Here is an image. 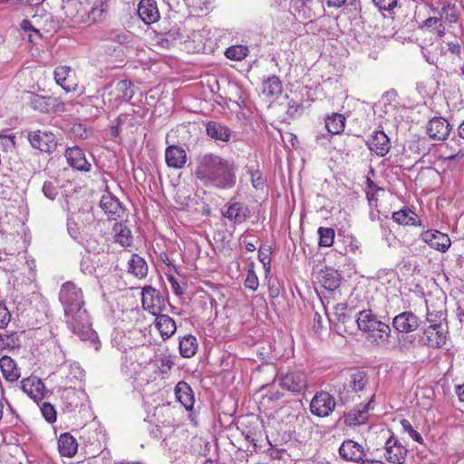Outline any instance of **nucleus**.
Listing matches in <instances>:
<instances>
[{"label": "nucleus", "instance_id": "f257e3e1", "mask_svg": "<svg viewBox=\"0 0 464 464\" xmlns=\"http://www.w3.org/2000/svg\"><path fill=\"white\" fill-rule=\"evenodd\" d=\"M59 301L63 306L65 322L70 330L82 340L90 338L93 332L90 316L84 306V296L81 287L68 281L62 285Z\"/></svg>", "mask_w": 464, "mask_h": 464}, {"label": "nucleus", "instance_id": "f03ea898", "mask_svg": "<svg viewBox=\"0 0 464 464\" xmlns=\"http://www.w3.org/2000/svg\"><path fill=\"white\" fill-rule=\"evenodd\" d=\"M195 176L206 186L227 189L236 184L233 163L214 153H203L197 159Z\"/></svg>", "mask_w": 464, "mask_h": 464}, {"label": "nucleus", "instance_id": "7ed1b4c3", "mask_svg": "<svg viewBox=\"0 0 464 464\" xmlns=\"http://www.w3.org/2000/svg\"><path fill=\"white\" fill-rule=\"evenodd\" d=\"M355 323L361 331L368 334L366 339L372 343L382 346L388 343L392 333L390 326L378 320L371 310L359 312Z\"/></svg>", "mask_w": 464, "mask_h": 464}, {"label": "nucleus", "instance_id": "20e7f679", "mask_svg": "<svg viewBox=\"0 0 464 464\" xmlns=\"http://www.w3.org/2000/svg\"><path fill=\"white\" fill-rule=\"evenodd\" d=\"M141 304L144 310L156 316L166 310L167 299L156 288L146 285L142 288Z\"/></svg>", "mask_w": 464, "mask_h": 464}, {"label": "nucleus", "instance_id": "39448f33", "mask_svg": "<svg viewBox=\"0 0 464 464\" xmlns=\"http://www.w3.org/2000/svg\"><path fill=\"white\" fill-rule=\"evenodd\" d=\"M28 103L34 111L41 113L63 112L65 111L64 102L53 96L32 93L29 96Z\"/></svg>", "mask_w": 464, "mask_h": 464}, {"label": "nucleus", "instance_id": "423d86ee", "mask_svg": "<svg viewBox=\"0 0 464 464\" xmlns=\"http://www.w3.org/2000/svg\"><path fill=\"white\" fill-rule=\"evenodd\" d=\"M369 382V379L367 374L364 372L355 371L351 373L349 380V387L352 388V391L343 387L339 390V402L341 404H346L351 400H353V392H362L365 389Z\"/></svg>", "mask_w": 464, "mask_h": 464}, {"label": "nucleus", "instance_id": "0eeeda50", "mask_svg": "<svg viewBox=\"0 0 464 464\" xmlns=\"http://www.w3.org/2000/svg\"><path fill=\"white\" fill-rule=\"evenodd\" d=\"M27 139L33 148L42 152L52 153L57 147V140L53 133L46 130L28 132Z\"/></svg>", "mask_w": 464, "mask_h": 464}, {"label": "nucleus", "instance_id": "6e6552de", "mask_svg": "<svg viewBox=\"0 0 464 464\" xmlns=\"http://www.w3.org/2000/svg\"><path fill=\"white\" fill-rule=\"evenodd\" d=\"M335 406V399L329 392L321 391L312 399L310 410L314 415L326 417L334 411Z\"/></svg>", "mask_w": 464, "mask_h": 464}, {"label": "nucleus", "instance_id": "1a4fd4ad", "mask_svg": "<svg viewBox=\"0 0 464 464\" xmlns=\"http://www.w3.org/2000/svg\"><path fill=\"white\" fill-rule=\"evenodd\" d=\"M279 385L292 393L303 392L307 387V378L304 372L301 370L288 372L279 379Z\"/></svg>", "mask_w": 464, "mask_h": 464}, {"label": "nucleus", "instance_id": "9d476101", "mask_svg": "<svg viewBox=\"0 0 464 464\" xmlns=\"http://www.w3.org/2000/svg\"><path fill=\"white\" fill-rule=\"evenodd\" d=\"M408 453L407 448L393 435H390L385 441L383 456L385 459L393 464H403Z\"/></svg>", "mask_w": 464, "mask_h": 464}, {"label": "nucleus", "instance_id": "9b49d317", "mask_svg": "<svg viewBox=\"0 0 464 464\" xmlns=\"http://www.w3.org/2000/svg\"><path fill=\"white\" fill-rule=\"evenodd\" d=\"M420 342L432 348L442 347L446 343V332L441 324H430L420 337Z\"/></svg>", "mask_w": 464, "mask_h": 464}, {"label": "nucleus", "instance_id": "f8f14e48", "mask_svg": "<svg viewBox=\"0 0 464 464\" xmlns=\"http://www.w3.org/2000/svg\"><path fill=\"white\" fill-rule=\"evenodd\" d=\"M339 455L345 461L356 463H361L366 457L362 445L353 440H346L341 444Z\"/></svg>", "mask_w": 464, "mask_h": 464}, {"label": "nucleus", "instance_id": "ddd939ff", "mask_svg": "<svg viewBox=\"0 0 464 464\" xmlns=\"http://www.w3.org/2000/svg\"><path fill=\"white\" fill-rule=\"evenodd\" d=\"M54 80L65 92H74L78 88V82L74 71L65 65L57 66L53 71Z\"/></svg>", "mask_w": 464, "mask_h": 464}, {"label": "nucleus", "instance_id": "4468645a", "mask_svg": "<svg viewBox=\"0 0 464 464\" xmlns=\"http://www.w3.org/2000/svg\"><path fill=\"white\" fill-rule=\"evenodd\" d=\"M420 238L431 248L445 253L450 246V237L438 230H427L421 233Z\"/></svg>", "mask_w": 464, "mask_h": 464}, {"label": "nucleus", "instance_id": "2eb2a0df", "mask_svg": "<svg viewBox=\"0 0 464 464\" xmlns=\"http://www.w3.org/2000/svg\"><path fill=\"white\" fill-rule=\"evenodd\" d=\"M65 158L68 164L74 169L88 172L92 169V163L87 160L84 151L78 146L67 148Z\"/></svg>", "mask_w": 464, "mask_h": 464}, {"label": "nucleus", "instance_id": "dca6fc26", "mask_svg": "<svg viewBox=\"0 0 464 464\" xmlns=\"http://www.w3.org/2000/svg\"><path fill=\"white\" fill-rule=\"evenodd\" d=\"M226 208L222 213L223 216L235 224H242L250 216V210L245 203L232 199L226 205Z\"/></svg>", "mask_w": 464, "mask_h": 464}, {"label": "nucleus", "instance_id": "f3484780", "mask_svg": "<svg viewBox=\"0 0 464 464\" xmlns=\"http://www.w3.org/2000/svg\"><path fill=\"white\" fill-rule=\"evenodd\" d=\"M100 207L110 219L121 218L125 214V208L117 198L111 195H103L100 201Z\"/></svg>", "mask_w": 464, "mask_h": 464}, {"label": "nucleus", "instance_id": "a211bd4d", "mask_svg": "<svg viewBox=\"0 0 464 464\" xmlns=\"http://www.w3.org/2000/svg\"><path fill=\"white\" fill-rule=\"evenodd\" d=\"M165 161L169 168L180 169L187 163V152L179 145H169L165 150Z\"/></svg>", "mask_w": 464, "mask_h": 464}, {"label": "nucleus", "instance_id": "6ab92c4d", "mask_svg": "<svg viewBox=\"0 0 464 464\" xmlns=\"http://www.w3.org/2000/svg\"><path fill=\"white\" fill-rule=\"evenodd\" d=\"M369 150L374 151L378 156H385L391 149V142L388 136L382 130H375L366 141Z\"/></svg>", "mask_w": 464, "mask_h": 464}, {"label": "nucleus", "instance_id": "aec40b11", "mask_svg": "<svg viewBox=\"0 0 464 464\" xmlns=\"http://www.w3.org/2000/svg\"><path fill=\"white\" fill-rule=\"evenodd\" d=\"M392 325L400 333H411L419 327L420 321L413 313L402 312L393 318Z\"/></svg>", "mask_w": 464, "mask_h": 464}, {"label": "nucleus", "instance_id": "412c9836", "mask_svg": "<svg viewBox=\"0 0 464 464\" xmlns=\"http://www.w3.org/2000/svg\"><path fill=\"white\" fill-rule=\"evenodd\" d=\"M427 133L433 140H444L450 133V124L442 117H434L428 122Z\"/></svg>", "mask_w": 464, "mask_h": 464}, {"label": "nucleus", "instance_id": "4be33fe9", "mask_svg": "<svg viewBox=\"0 0 464 464\" xmlns=\"http://www.w3.org/2000/svg\"><path fill=\"white\" fill-rule=\"evenodd\" d=\"M21 388L30 398L37 401L44 397L45 387L41 379L31 376L22 381Z\"/></svg>", "mask_w": 464, "mask_h": 464}, {"label": "nucleus", "instance_id": "5701e85b", "mask_svg": "<svg viewBox=\"0 0 464 464\" xmlns=\"http://www.w3.org/2000/svg\"><path fill=\"white\" fill-rule=\"evenodd\" d=\"M176 400L188 411L194 408L195 397L191 387L184 381L179 382L175 386Z\"/></svg>", "mask_w": 464, "mask_h": 464}, {"label": "nucleus", "instance_id": "b1692460", "mask_svg": "<svg viewBox=\"0 0 464 464\" xmlns=\"http://www.w3.org/2000/svg\"><path fill=\"white\" fill-rule=\"evenodd\" d=\"M372 408V401L366 404L357 405L344 415V423L347 426H357L366 422L368 420V411Z\"/></svg>", "mask_w": 464, "mask_h": 464}, {"label": "nucleus", "instance_id": "393cba45", "mask_svg": "<svg viewBox=\"0 0 464 464\" xmlns=\"http://www.w3.org/2000/svg\"><path fill=\"white\" fill-rule=\"evenodd\" d=\"M138 14L147 24H153L160 19V12L155 0H140L138 6Z\"/></svg>", "mask_w": 464, "mask_h": 464}, {"label": "nucleus", "instance_id": "a878e982", "mask_svg": "<svg viewBox=\"0 0 464 464\" xmlns=\"http://www.w3.org/2000/svg\"><path fill=\"white\" fill-rule=\"evenodd\" d=\"M341 279L342 277L338 271L331 267H324V269H321L318 274L319 282L324 289L330 292L338 288Z\"/></svg>", "mask_w": 464, "mask_h": 464}, {"label": "nucleus", "instance_id": "bb28decb", "mask_svg": "<svg viewBox=\"0 0 464 464\" xmlns=\"http://www.w3.org/2000/svg\"><path fill=\"white\" fill-rule=\"evenodd\" d=\"M58 450L62 456L72 458L78 450V443L70 433H63L58 439Z\"/></svg>", "mask_w": 464, "mask_h": 464}, {"label": "nucleus", "instance_id": "cd10ccee", "mask_svg": "<svg viewBox=\"0 0 464 464\" xmlns=\"http://www.w3.org/2000/svg\"><path fill=\"white\" fill-rule=\"evenodd\" d=\"M0 370L7 382H14L20 377V370L10 356L5 355L0 359Z\"/></svg>", "mask_w": 464, "mask_h": 464}, {"label": "nucleus", "instance_id": "c85d7f7f", "mask_svg": "<svg viewBox=\"0 0 464 464\" xmlns=\"http://www.w3.org/2000/svg\"><path fill=\"white\" fill-rule=\"evenodd\" d=\"M155 325L164 340L173 335L177 330L175 321L167 314L156 315Z\"/></svg>", "mask_w": 464, "mask_h": 464}, {"label": "nucleus", "instance_id": "c756f323", "mask_svg": "<svg viewBox=\"0 0 464 464\" xmlns=\"http://www.w3.org/2000/svg\"><path fill=\"white\" fill-rule=\"evenodd\" d=\"M392 219L404 226H418L420 225V219L418 215L410 208H404L392 214Z\"/></svg>", "mask_w": 464, "mask_h": 464}, {"label": "nucleus", "instance_id": "7c9ffc66", "mask_svg": "<svg viewBox=\"0 0 464 464\" xmlns=\"http://www.w3.org/2000/svg\"><path fill=\"white\" fill-rule=\"evenodd\" d=\"M325 128L331 134L336 135L343 131L345 127V117L337 112H333L324 119Z\"/></svg>", "mask_w": 464, "mask_h": 464}, {"label": "nucleus", "instance_id": "2f4dec72", "mask_svg": "<svg viewBox=\"0 0 464 464\" xmlns=\"http://www.w3.org/2000/svg\"><path fill=\"white\" fill-rule=\"evenodd\" d=\"M207 134L210 138L221 141H228L231 136V132L228 128L216 121L208 122Z\"/></svg>", "mask_w": 464, "mask_h": 464}, {"label": "nucleus", "instance_id": "473e14b6", "mask_svg": "<svg viewBox=\"0 0 464 464\" xmlns=\"http://www.w3.org/2000/svg\"><path fill=\"white\" fill-rule=\"evenodd\" d=\"M114 92L117 99L123 102H129L135 94V87L131 82L122 80L115 84Z\"/></svg>", "mask_w": 464, "mask_h": 464}, {"label": "nucleus", "instance_id": "72a5a7b5", "mask_svg": "<svg viewBox=\"0 0 464 464\" xmlns=\"http://www.w3.org/2000/svg\"><path fill=\"white\" fill-rule=\"evenodd\" d=\"M128 270L133 274L136 277L141 279L144 278L148 274V266L146 261L138 255H132L129 260Z\"/></svg>", "mask_w": 464, "mask_h": 464}, {"label": "nucleus", "instance_id": "f704fd0d", "mask_svg": "<svg viewBox=\"0 0 464 464\" xmlns=\"http://www.w3.org/2000/svg\"><path fill=\"white\" fill-rule=\"evenodd\" d=\"M283 86L279 77L273 75L263 81L262 92L267 97L277 96L282 92Z\"/></svg>", "mask_w": 464, "mask_h": 464}, {"label": "nucleus", "instance_id": "c9c22d12", "mask_svg": "<svg viewBox=\"0 0 464 464\" xmlns=\"http://www.w3.org/2000/svg\"><path fill=\"white\" fill-rule=\"evenodd\" d=\"M198 350V341L194 335L188 334L179 341V352L185 358H191Z\"/></svg>", "mask_w": 464, "mask_h": 464}, {"label": "nucleus", "instance_id": "e433bc0d", "mask_svg": "<svg viewBox=\"0 0 464 464\" xmlns=\"http://www.w3.org/2000/svg\"><path fill=\"white\" fill-rule=\"evenodd\" d=\"M115 242L122 246H129L132 243V236L130 229L122 223H116L113 227Z\"/></svg>", "mask_w": 464, "mask_h": 464}, {"label": "nucleus", "instance_id": "4c0bfd02", "mask_svg": "<svg viewBox=\"0 0 464 464\" xmlns=\"http://www.w3.org/2000/svg\"><path fill=\"white\" fill-rule=\"evenodd\" d=\"M248 52V48L245 45H232L226 50L225 55L229 60L241 61L247 56Z\"/></svg>", "mask_w": 464, "mask_h": 464}, {"label": "nucleus", "instance_id": "58836bf2", "mask_svg": "<svg viewBox=\"0 0 464 464\" xmlns=\"http://www.w3.org/2000/svg\"><path fill=\"white\" fill-rule=\"evenodd\" d=\"M319 236V246L329 247L333 246L335 237V232L332 227H320L317 230Z\"/></svg>", "mask_w": 464, "mask_h": 464}, {"label": "nucleus", "instance_id": "ea45409f", "mask_svg": "<svg viewBox=\"0 0 464 464\" xmlns=\"http://www.w3.org/2000/svg\"><path fill=\"white\" fill-rule=\"evenodd\" d=\"M346 304H338L334 306V316L338 323H341L343 324H353L355 323V320L353 319V317L346 313Z\"/></svg>", "mask_w": 464, "mask_h": 464}, {"label": "nucleus", "instance_id": "a19ab883", "mask_svg": "<svg viewBox=\"0 0 464 464\" xmlns=\"http://www.w3.org/2000/svg\"><path fill=\"white\" fill-rule=\"evenodd\" d=\"M107 39L120 44H128L131 42L132 35L129 32L113 31L109 34Z\"/></svg>", "mask_w": 464, "mask_h": 464}, {"label": "nucleus", "instance_id": "79ce46f5", "mask_svg": "<svg viewBox=\"0 0 464 464\" xmlns=\"http://www.w3.org/2000/svg\"><path fill=\"white\" fill-rule=\"evenodd\" d=\"M42 191L47 198L53 200L59 194V188L56 182L47 180L44 183Z\"/></svg>", "mask_w": 464, "mask_h": 464}, {"label": "nucleus", "instance_id": "37998d69", "mask_svg": "<svg viewBox=\"0 0 464 464\" xmlns=\"http://www.w3.org/2000/svg\"><path fill=\"white\" fill-rule=\"evenodd\" d=\"M84 11L88 16V20L92 23H96L101 20L104 13V9L102 7V5L100 6L95 5V3L90 7V9L85 8Z\"/></svg>", "mask_w": 464, "mask_h": 464}, {"label": "nucleus", "instance_id": "c03bdc74", "mask_svg": "<svg viewBox=\"0 0 464 464\" xmlns=\"http://www.w3.org/2000/svg\"><path fill=\"white\" fill-rule=\"evenodd\" d=\"M401 425L402 427V430L405 432H407L413 440L419 443L423 442L421 435L413 429V427L411 426V422L408 420L402 419L401 420Z\"/></svg>", "mask_w": 464, "mask_h": 464}, {"label": "nucleus", "instance_id": "a18cd8bd", "mask_svg": "<svg viewBox=\"0 0 464 464\" xmlns=\"http://www.w3.org/2000/svg\"><path fill=\"white\" fill-rule=\"evenodd\" d=\"M423 26L427 28H433V30L440 35H443L444 27L441 23V19L438 17H429L424 21Z\"/></svg>", "mask_w": 464, "mask_h": 464}, {"label": "nucleus", "instance_id": "49530a36", "mask_svg": "<svg viewBox=\"0 0 464 464\" xmlns=\"http://www.w3.org/2000/svg\"><path fill=\"white\" fill-rule=\"evenodd\" d=\"M248 173L250 174L251 183L256 189H261L265 184V179L259 169L249 168Z\"/></svg>", "mask_w": 464, "mask_h": 464}, {"label": "nucleus", "instance_id": "de8ad7c7", "mask_svg": "<svg viewBox=\"0 0 464 464\" xmlns=\"http://www.w3.org/2000/svg\"><path fill=\"white\" fill-rule=\"evenodd\" d=\"M41 411L43 416L48 422L53 423L56 420V411L54 407L49 402H44L43 404V406L41 407Z\"/></svg>", "mask_w": 464, "mask_h": 464}, {"label": "nucleus", "instance_id": "09e8293b", "mask_svg": "<svg viewBox=\"0 0 464 464\" xmlns=\"http://www.w3.org/2000/svg\"><path fill=\"white\" fill-rule=\"evenodd\" d=\"M343 244H344V252L343 254H347L348 252L354 253L360 246L359 241L353 236H344L343 237Z\"/></svg>", "mask_w": 464, "mask_h": 464}, {"label": "nucleus", "instance_id": "8fccbe9b", "mask_svg": "<svg viewBox=\"0 0 464 464\" xmlns=\"http://www.w3.org/2000/svg\"><path fill=\"white\" fill-rule=\"evenodd\" d=\"M259 285L258 278L254 270H248L245 280V287L256 291Z\"/></svg>", "mask_w": 464, "mask_h": 464}, {"label": "nucleus", "instance_id": "3c124183", "mask_svg": "<svg viewBox=\"0 0 464 464\" xmlns=\"http://www.w3.org/2000/svg\"><path fill=\"white\" fill-rule=\"evenodd\" d=\"M380 11H392L397 5V0H372Z\"/></svg>", "mask_w": 464, "mask_h": 464}, {"label": "nucleus", "instance_id": "603ef678", "mask_svg": "<svg viewBox=\"0 0 464 464\" xmlns=\"http://www.w3.org/2000/svg\"><path fill=\"white\" fill-rule=\"evenodd\" d=\"M11 314L5 304L0 303V329L5 328L10 322Z\"/></svg>", "mask_w": 464, "mask_h": 464}, {"label": "nucleus", "instance_id": "864d4df0", "mask_svg": "<svg viewBox=\"0 0 464 464\" xmlns=\"http://www.w3.org/2000/svg\"><path fill=\"white\" fill-rule=\"evenodd\" d=\"M130 366H134V362L125 358L121 363V372L127 376L131 377L134 373H136V370L135 367L130 369Z\"/></svg>", "mask_w": 464, "mask_h": 464}, {"label": "nucleus", "instance_id": "5fc2aeb1", "mask_svg": "<svg viewBox=\"0 0 464 464\" xmlns=\"http://www.w3.org/2000/svg\"><path fill=\"white\" fill-rule=\"evenodd\" d=\"M258 258H259V261L264 265L265 267L266 266H269L271 259H270L267 249L260 248L259 252H258Z\"/></svg>", "mask_w": 464, "mask_h": 464}, {"label": "nucleus", "instance_id": "6e6d98bb", "mask_svg": "<svg viewBox=\"0 0 464 464\" xmlns=\"http://www.w3.org/2000/svg\"><path fill=\"white\" fill-rule=\"evenodd\" d=\"M174 365V362L169 356H165L160 360L161 372H165L170 370Z\"/></svg>", "mask_w": 464, "mask_h": 464}, {"label": "nucleus", "instance_id": "4d7b16f0", "mask_svg": "<svg viewBox=\"0 0 464 464\" xmlns=\"http://www.w3.org/2000/svg\"><path fill=\"white\" fill-rule=\"evenodd\" d=\"M280 295V286L277 283H269V296L276 298Z\"/></svg>", "mask_w": 464, "mask_h": 464}, {"label": "nucleus", "instance_id": "13d9d810", "mask_svg": "<svg viewBox=\"0 0 464 464\" xmlns=\"http://www.w3.org/2000/svg\"><path fill=\"white\" fill-rule=\"evenodd\" d=\"M330 135L331 133H329L328 131L327 133H318L315 136L316 143L320 145H324L326 142L330 141Z\"/></svg>", "mask_w": 464, "mask_h": 464}, {"label": "nucleus", "instance_id": "bf43d9fd", "mask_svg": "<svg viewBox=\"0 0 464 464\" xmlns=\"http://www.w3.org/2000/svg\"><path fill=\"white\" fill-rule=\"evenodd\" d=\"M20 26L24 32L33 31L35 34H39V31L34 29L28 20H23Z\"/></svg>", "mask_w": 464, "mask_h": 464}, {"label": "nucleus", "instance_id": "052dcab7", "mask_svg": "<svg viewBox=\"0 0 464 464\" xmlns=\"http://www.w3.org/2000/svg\"><path fill=\"white\" fill-rule=\"evenodd\" d=\"M122 116H119L118 119H117V124L115 126H112L110 130V133H111V136L115 138L119 135L120 133V130H119V126L122 123Z\"/></svg>", "mask_w": 464, "mask_h": 464}, {"label": "nucleus", "instance_id": "680f3d73", "mask_svg": "<svg viewBox=\"0 0 464 464\" xmlns=\"http://www.w3.org/2000/svg\"><path fill=\"white\" fill-rule=\"evenodd\" d=\"M73 132L77 134L82 139L87 138V132L86 130L82 128L81 124L73 127Z\"/></svg>", "mask_w": 464, "mask_h": 464}, {"label": "nucleus", "instance_id": "e2e57ef3", "mask_svg": "<svg viewBox=\"0 0 464 464\" xmlns=\"http://www.w3.org/2000/svg\"><path fill=\"white\" fill-rule=\"evenodd\" d=\"M442 316H443V313L442 312H438L436 314H433L430 312L427 313V320L430 323V324H440V322H437L434 317L441 318Z\"/></svg>", "mask_w": 464, "mask_h": 464}, {"label": "nucleus", "instance_id": "0e129e2a", "mask_svg": "<svg viewBox=\"0 0 464 464\" xmlns=\"http://www.w3.org/2000/svg\"><path fill=\"white\" fill-rule=\"evenodd\" d=\"M169 281L170 282L171 287L174 290V292L177 295H181L182 291L180 290V285L178 283V281L175 279V277L174 276H169Z\"/></svg>", "mask_w": 464, "mask_h": 464}, {"label": "nucleus", "instance_id": "69168bd1", "mask_svg": "<svg viewBox=\"0 0 464 464\" xmlns=\"http://www.w3.org/2000/svg\"><path fill=\"white\" fill-rule=\"evenodd\" d=\"M367 190H371L372 192L377 193L379 190H382L380 187H378L371 179H367Z\"/></svg>", "mask_w": 464, "mask_h": 464}, {"label": "nucleus", "instance_id": "338daca9", "mask_svg": "<svg viewBox=\"0 0 464 464\" xmlns=\"http://www.w3.org/2000/svg\"><path fill=\"white\" fill-rule=\"evenodd\" d=\"M449 50L455 54L460 53V45L457 43H449L448 44Z\"/></svg>", "mask_w": 464, "mask_h": 464}, {"label": "nucleus", "instance_id": "774afa93", "mask_svg": "<svg viewBox=\"0 0 464 464\" xmlns=\"http://www.w3.org/2000/svg\"><path fill=\"white\" fill-rule=\"evenodd\" d=\"M456 392L459 400L464 402V383L456 387Z\"/></svg>", "mask_w": 464, "mask_h": 464}]
</instances>
